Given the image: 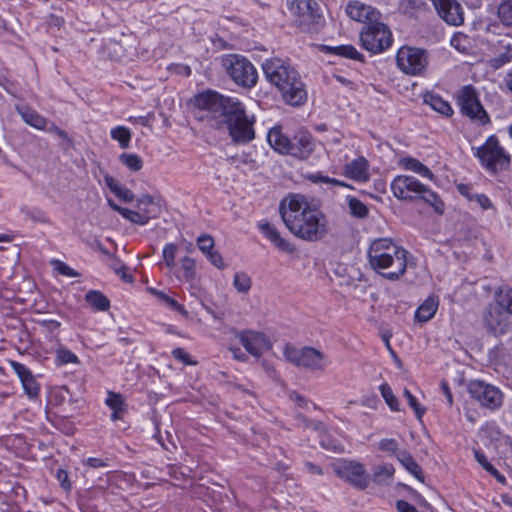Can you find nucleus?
Returning a JSON list of instances; mask_svg holds the SVG:
<instances>
[{"mask_svg":"<svg viewBox=\"0 0 512 512\" xmlns=\"http://www.w3.org/2000/svg\"><path fill=\"white\" fill-rule=\"evenodd\" d=\"M172 356L184 365H195L196 362L191 360L190 355L181 347L172 350Z\"/></svg>","mask_w":512,"mask_h":512,"instance_id":"obj_52","label":"nucleus"},{"mask_svg":"<svg viewBox=\"0 0 512 512\" xmlns=\"http://www.w3.org/2000/svg\"><path fill=\"white\" fill-rule=\"evenodd\" d=\"M455 102L459 107L460 113L469 118L472 122H477L482 126L491 123L490 116L484 109L476 88L469 84L461 87L455 93Z\"/></svg>","mask_w":512,"mask_h":512,"instance_id":"obj_9","label":"nucleus"},{"mask_svg":"<svg viewBox=\"0 0 512 512\" xmlns=\"http://www.w3.org/2000/svg\"><path fill=\"white\" fill-rule=\"evenodd\" d=\"M238 336L246 351L253 356H260L268 342L265 334L256 331H241Z\"/></svg>","mask_w":512,"mask_h":512,"instance_id":"obj_22","label":"nucleus"},{"mask_svg":"<svg viewBox=\"0 0 512 512\" xmlns=\"http://www.w3.org/2000/svg\"><path fill=\"white\" fill-rule=\"evenodd\" d=\"M486 471L494 476L500 483L505 482V477L492 464L486 467Z\"/></svg>","mask_w":512,"mask_h":512,"instance_id":"obj_64","label":"nucleus"},{"mask_svg":"<svg viewBox=\"0 0 512 512\" xmlns=\"http://www.w3.org/2000/svg\"><path fill=\"white\" fill-rule=\"evenodd\" d=\"M180 272L181 275L179 276L180 279H183L187 282L194 280L196 276V264L194 259L190 257H184L181 259V265H180Z\"/></svg>","mask_w":512,"mask_h":512,"instance_id":"obj_39","label":"nucleus"},{"mask_svg":"<svg viewBox=\"0 0 512 512\" xmlns=\"http://www.w3.org/2000/svg\"><path fill=\"white\" fill-rule=\"evenodd\" d=\"M497 304H499L507 315H512V288H501L496 292L495 296Z\"/></svg>","mask_w":512,"mask_h":512,"instance_id":"obj_38","label":"nucleus"},{"mask_svg":"<svg viewBox=\"0 0 512 512\" xmlns=\"http://www.w3.org/2000/svg\"><path fill=\"white\" fill-rule=\"evenodd\" d=\"M258 228L261 233L280 251L292 253L295 248L284 239L275 225L269 222H259Z\"/></svg>","mask_w":512,"mask_h":512,"instance_id":"obj_23","label":"nucleus"},{"mask_svg":"<svg viewBox=\"0 0 512 512\" xmlns=\"http://www.w3.org/2000/svg\"><path fill=\"white\" fill-rule=\"evenodd\" d=\"M198 248L206 255L214 248V240L208 234H202L197 238Z\"/></svg>","mask_w":512,"mask_h":512,"instance_id":"obj_50","label":"nucleus"},{"mask_svg":"<svg viewBox=\"0 0 512 512\" xmlns=\"http://www.w3.org/2000/svg\"><path fill=\"white\" fill-rule=\"evenodd\" d=\"M394 467L391 464L379 465L374 468L372 479L376 483H381L385 479L392 478Z\"/></svg>","mask_w":512,"mask_h":512,"instance_id":"obj_44","label":"nucleus"},{"mask_svg":"<svg viewBox=\"0 0 512 512\" xmlns=\"http://www.w3.org/2000/svg\"><path fill=\"white\" fill-rule=\"evenodd\" d=\"M177 251H178V247H177V245H175L173 243L166 244L163 249L162 254H163V259H164L165 265L170 269L175 266V258L177 255Z\"/></svg>","mask_w":512,"mask_h":512,"instance_id":"obj_48","label":"nucleus"},{"mask_svg":"<svg viewBox=\"0 0 512 512\" xmlns=\"http://www.w3.org/2000/svg\"><path fill=\"white\" fill-rule=\"evenodd\" d=\"M450 44L461 53H467L470 49L469 37L462 32H456L452 36Z\"/></svg>","mask_w":512,"mask_h":512,"instance_id":"obj_43","label":"nucleus"},{"mask_svg":"<svg viewBox=\"0 0 512 512\" xmlns=\"http://www.w3.org/2000/svg\"><path fill=\"white\" fill-rule=\"evenodd\" d=\"M234 286L239 292L246 293L251 288V279L244 272H238L234 276Z\"/></svg>","mask_w":512,"mask_h":512,"instance_id":"obj_47","label":"nucleus"},{"mask_svg":"<svg viewBox=\"0 0 512 512\" xmlns=\"http://www.w3.org/2000/svg\"><path fill=\"white\" fill-rule=\"evenodd\" d=\"M457 188V191L462 195L464 196L465 198H467L469 201H473L474 200V196L475 194L472 193V190H473V187L471 184H464V183H460L456 186Z\"/></svg>","mask_w":512,"mask_h":512,"instance_id":"obj_54","label":"nucleus"},{"mask_svg":"<svg viewBox=\"0 0 512 512\" xmlns=\"http://www.w3.org/2000/svg\"><path fill=\"white\" fill-rule=\"evenodd\" d=\"M359 37L362 48L372 54H380L393 44L390 28L380 19L369 23V25H364Z\"/></svg>","mask_w":512,"mask_h":512,"instance_id":"obj_10","label":"nucleus"},{"mask_svg":"<svg viewBox=\"0 0 512 512\" xmlns=\"http://www.w3.org/2000/svg\"><path fill=\"white\" fill-rule=\"evenodd\" d=\"M108 205L110 206L111 209L118 212L122 217H124L127 220L129 219L132 210L119 206L112 199H108Z\"/></svg>","mask_w":512,"mask_h":512,"instance_id":"obj_56","label":"nucleus"},{"mask_svg":"<svg viewBox=\"0 0 512 512\" xmlns=\"http://www.w3.org/2000/svg\"><path fill=\"white\" fill-rule=\"evenodd\" d=\"M473 201H476L485 210L492 207L490 199L485 194H475Z\"/></svg>","mask_w":512,"mask_h":512,"instance_id":"obj_60","label":"nucleus"},{"mask_svg":"<svg viewBox=\"0 0 512 512\" xmlns=\"http://www.w3.org/2000/svg\"><path fill=\"white\" fill-rule=\"evenodd\" d=\"M86 302L95 310L106 311L110 307L109 299L100 291L91 290L85 295Z\"/></svg>","mask_w":512,"mask_h":512,"instance_id":"obj_35","label":"nucleus"},{"mask_svg":"<svg viewBox=\"0 0 512 512\" xmlns=\"http://www.w3.org/2000/svg\"><path fill=\"white\" fill-rule=\"evenodd\" d=\"M486 329L494 335L506 334L511 328L510 317L499 304L489 305L483 314Z\"/></svg>","mask_w":512,"mask_h":512,"instance_id":"obj_15","label":"nucleus"},{"mask_svg":"<svg viewBox=\"0 0 512 512\" xmlns=\"http://www.w3.org/2000/svg\"><path fill=\"white\" fill-rule=\"evenodd\" d=\"M314 151L312 135L306 130L297 131L292 137L285 155H290L300 160H306Z\"/></svg>","mask_w":512,"mask_h":512,"instance_id":"obj_16","label":"nucleus"},{"mask_svg":"<svg viewBox=\"0 0 512 512\" xmlns=\"http://www.w3.org/2000/svg\"><path fill=\"white\" fill-rule=\"evenodd\" d=\"M293 25L304 33L318 32L324 24L321 6L317 0H286Z\"/></svg>","mask_w":512,"mask_h":512,"instance_id":"obj_6","label":"nucleus"},{"mask_svg":"<svg viewBox=\"0 0 512 512\" xmlns=\"http://www.w3.org/2000/svg\"><path fill=\"white\" fill-rule=\"evenodd\" d=\"M84 464L91 468H104L107 467L108 464L104 459L96 458V457H90L88 458Z\"/></svg>","mask_w":512,"mask_h":512,"instance_id":"obj_59","label":"nucleus"},{"mask_svg":"<svg viewBox=\"0 0 512 512\" xmlns=\"http://www.w3.org/2000/svg\"><path fill=\"white\" fill-rule=\"evenodd\" d=\"M346 201L348 203L350 213L352 216L358 219H365L369 215V208L362 201L354 196H347Z\"/></svg>","mask_w":512,"mask_h":512,"instance_id":"obj_36","label":"nucleus"},{"mask_svg":"<svg viewBox=\"0 0 512 512\" xmlns=\"http://www.w3.org/2000/svg\"><path fill=\"white\" fill-rule=\"evenodd\" d=\"M321 50L327 54L337 55L340 57L356 60L362 63L365 62L364 55L360 53L353 45H323Z\"/></svg>","mask_w":512,"mask_h":512,"instance_id":"obj_27","label":"nucleus"},{"mask_svg":"<svg viewBox=\"0 0 512 512\" xmlns=\"http://www.w3.org/2000/svg\"><path fill=\"white\" fill-rule=\"evenodd\" d=\"M46 347H45V360H49L51 355H54V364L56 367H61L64 365V347L60 343L59 339H54V337L47 336L46 337Z\"/></svg>","mask_w":512,"mask_h":512,"instance_id":"obj_29","label":"nucleus"},{"mask_svg":"<svg viewBox=\"0 0 512 512\" xmlns=\"http://www.w3.org/2000/svg\"><path fill=\"white\" fill-rule=\"evenodd\" d=\"M286 359L298 367L310 371H324L328 365L327 356L314 347L297 348L287 344L284 348Z\"/></svg>","mask_w":512,"mask_h":512,"instance_id":"obj_11","label":"nucleus"},{"mask_svg":"<svg viewBox=\"0 0 512 512\" xmlns=\"http://www.w3.org/2000/svg\"><path fill=\"white\" fill-rule=\"evenodd\" d=\"M497 15L505 26H512V0L504 1L498 6Z\"/></svg>","mask_w":512,"mask_h":512,"instance_id":"obj_42","label":"nucleus"},{"mask_svg":"<svg viewBox=\"0 0 512 512\" xmlns=\"http://www.w3.org/2000/svg\"><path fill=\"white\" fill-rule=\"evenodd\" d=\"M279 213L289 231L306 241H318L327 233L326 217L302 194H289L279 204Z\"/></svg>","mask_w":512,"mask_h":512,"instance_id":"obj_2","label":"nucleus"},{"mask_svg":"<svg viewBox=\"0 0 512 512\" xmlns=\"http://www.w3.org/2000/svg\"><path fill=\"white\" fill-rule=\"evenodd\" d=\"M438 15L448 24L462 25L464 16L461 5L456 0H431Z\"/></svg>","mask_w":512,"mask_h":512,"instance_id":"obj_17","label":"nucleus"},{"mask_svg":"<svg viewBox=\"0 0 512 512\" xmlns=\"http://www.w3.org/2000/svg\"><path fill=\"white\" fill-rule=\"evenodd\" d=\"M312 183H326L331 184L333 178L323 175L321 172L309 174L306 177Z\"/></svg>","mask_w":512,"mask_h":512,"instance_id":"obj_55","label":"nucleus"},{"mask_svg":"<svg viewBox=\"0 0 512 512\" xmlns=\"http://www.w3.org/2000/svg\"><path fill=\"white\" fill-rule=\"evenodd\" d=\"M105 403L110 409L113 410L111 415V419L113 421L122 419L124 413L126 412V403L120 393L108 391Z\"/></svg>","mask_w":512,"mask_h":512,"instance_id":"obj_32","label":"nucleus"},{"mask_svg":"<svg viewBox=\"0 0 512 512\" xmlns=\"http://www.w3.org/2000/svg\"><path fill=\"white\" fill-rule=\"evenodd\" d=\"M335 474L356 489L365 490L370 483V475L363 464L351 460H339L332 465Z\"/></svg>","mask_w":512,"mask_h":512,"instance_id":"obj_13","label":"nucleus"},{"mask_svg":"<svg viewBox=\"0 0 512 512\" xmlns=\"http://www.w3.org/2000/svg\"><path fill=\"white\" fill-rule=\"evenodd\" d=\"M153 205V199L149 195H144L138 199V211L132 210L129 221L139 225H145L150 220V210L148 206Z\"/></svg>","mask_w":512,"mask_h":512,"instance_id":"obj_26","label":"nucleus"},{"mask_svg":"<svg viewBox=\"0 0 512 512\" xmlns=\"http://www.w3.org/2000/svg\"><path fill=\"white\" fill-rule=\"evenodd\" d=\"M391 191L399 200H421L430 205L437 214L444 213L445 205L440 196L413 176H396L391 183Z\"/></svg>","mask_w":512,"mask_h":512,"instance_id":"obj_5","label":"nucleus"},{"mask_svg":"<svg viewBox=\"0 0 512 512\" xmlns=\"http://www.w3.org/2000/svg\"><path fill=\"white\" fill-rule=\"evenodd\" d=\"M468 392L473 399L488 409L495 410L502 405L503 396L501 391L483 381L470 382Z\"/></svg>","mask_w":512,"mask_h":512,"instance_id":"obj_14","label":"nucleus"},{"mask_svg":"<svg viewBox=\"0 0 512 512\" xmlns=\"http://www.w3.org/2000/svg\"><path fill=\"white\" fill-rule=\"evenodd\" d=\"M408 252L389 238L374 240L368 250L371 268L390 281H397L407 269Z\"/></svg>","mask_w":512,"mask_h":512,"instance_id":"obj_4","label":"nucleus"},{"mask_svg":"<svg viewBox=\"0 0 512 512\" xmlns=\"http://www.w3.org/2000/svg\"><path fill=\"white\" fill-rule=\"evenodd\" d=\"M397 65L401 71L408 75H422L429 63L427 50L403 46L396 55Z\"/></svg>","mask_w":512,"mask_h":512,"instance_id":"obj_12","label":"nucleus"},{"mask_svg":"<svg viewBox=\"0 0 512 512\" xmlns=\"http://www.w3.org/2000/svg\"><path fill=\"white\" fill-rule=\"evenodd\" d=\"M221 66L228 77L239 87L251 89L256 86L258 73L249 59L240 54H226L221 57Z\"/></svg>","mask_w":512,"mask_h":512,"instance_id":"obj_8","label":"nucleus"},{"mask_svg":"<svg viewBox=\"0 0 512 512\" xmlns=\"http://www.w3.org/2000/svg\"><path fill=\"white\" fill-rule=\"evenodd\" d=\"M104 179L107 187L114 193L117 198L127 203L133 201L134 194L130 189L124 185L119 184L117 180L110 175H106Z\"/></svg>","mask_w":512,"mask_h":512,"instance_id":"obj_34","label":"nucleus"},{"mask_svg":"<svg viewBox=\"0 0 512 512\" xmlns=\"http://www.w3.org/2000/svg\"><path fill=\"white\" fill-rule=\"evenodd\" d=\"M438 296H429L416 310L415 318L419 322H427L432 319L438 309Z\"/></svg>","mask_w":512,"mask_h":512,"instance_id":"obj_30","label":"nucleus"},{"mask_svg":"<svg viewBox=\"0 0 512 512\" xmlns=\"http://www.w3.org/2000/svg\"><path fill=\"white\" fill-rule=\"evenodd\" d=\"M9 365L18 376L22 388L31 399L36 398L40 392V386L34 378L32 371L23 363L16 360H9Z\"/></svg>","mask_w":512,"mask_h":512,"instance_id":"obj_19","label":"nucleus"},{"mask_svg":"<svg viewBox=\"0 0 512 512\" xmlns=\"http://www.w3.org/2000/svg\"><path fill=\"white\" fill-rule=\"evenodd\" d=\"M398 165L404 170L413 171L419 174L420 176L426 177L430 180L434 179V174L432 173V171L426 165H424L422 162H420L418 159L414 157H401L398 161Z\"/></svg>","mask_w":512,"mask_h":512,"instance_id":"obj_28","label":"nucleus"},{"mask_svg":"<svg viewBox=\"0 0 512 512\" xmlns=\"http://www.w3.org/2000/svg\"><path fill=\"white\" fill-rule=\"evenodd\" d=\"M111 138L118 141L121 148L126 149L131 141V132L125 126H117L111 130Z\"/></svg>","mask_w":512,"mask_h":512,"instance_id":"obj_41","label":"nucleus"},{"mask_svg":"<svg viewBox=\"0 0 512 512\" xmlns=\"http://www.w3.org/2000/svg\"><path fill=\"white\" fill-rule=\"evenodd\" d=\"M495 56L489 60L493 69H499L512 61V44L499 40L495 46Z\"/></svg>","mask_w":512,"mask_h":512,"instance_id":"obj_25","label":"nucleus"},{"mask_svg":"<svg viewBox=\"0 0 512 512\" xmlns=\"http://www.w3.org/2000/svg\"><path fill=\"white\" fill-rule=\"evenodd\" d=\"M262 68L267 81L278 89L287 105L299 107L307 102L306 85L289 60L272 57L265 60Z\"/></svg>","mask_w":512,"mask_h":512,"instance_id":"obj_3","label":"nucleus"},{"mask_svg":"<svg viewBox=\"0 0 512 512\" xmlns=\"http://www.w3.org/2000/svg\"><path fill=\"white\" fill-rule=\"evenodd\" d=\"M425 2L421 0H400L398 10L404 15L415 16L419 11L425 9Z\"/></svg>","mask_w":512,"mask_h":512,"instance_id":"obj_37","label":"nucleus"},{"mask_svg":"<svg viewBox=\"0 0 512 512\" xmlns=\"http://www.w3.org/2000/svg\"><path fill=\"white\" fill-rule=\"evenodd\" d=\"M343 174L347 178L359 183H365L370 179L369 162L360 156L343 167Z\"/></svg>","mask_w":512,"mask_h":512,"instance_id":"obj_21","label":"nucleus"},{"mask_svg":"<svg viewBox=\"0 0 512 512\" xmlns=\"http://www.w3.org/2000/svg\"><path fill=\"white\" fill-rule=\"evenodd\" d=\"M396 508L399 512H418V510L405 500H398L396 502Z\"/></svg>","mask_w":512,"mask_h":512,"instance_id":"obj_61","label":"nucleus"},{"mask_svg":"<svg viewBox=\"0 0 512 512\" xmlns=\"http://www.w3.org/2000/svg\"><path fill=\"white\" fill-rule=\"evenodd\" d=\"M206 256L214 266L217 268H223L224 262L219 252L211 250V252L207 253Z\"/></svg>","mask_w":512,"mask_h":512,"instance_id":"obj_57","label":"nucleus"},{"mask_svg":"<svg viewBox=\"0 0 512 512\" xmlns=\"http://www.w3.org/2000/svg\"><path fill=\"white\" fill-rule=\"evenodd\" d=\"M474 156L481 166L491 174L506 171L511 165V155L501 146L496 135L489 136L484 144L476 148Z\"/></svg>","mask_w":512,"mask_h":512,"instance_id":"obj_7","label":"nucleus"},{"mask_svg":"<svg viewBox=\"0 0 512 512\" xmlns=\"http://www.w3.org/2000/svg\"><path fill=\"white\" fill-rule=\"evenodd\" d=\"M295 420L297 421V425H298L299 427L317 429V428H318V426H319V423H318V422H315V421L309 420V419H308L306 416H304L302 413H298V414H296V416H295Z\"/></svg>","mask_w":512,"mask_h":512,"instance_id":"obj_53","label":"nucleus"},{"mask_svg":"<svg viewBox=\"0 0 512 512\" xmlns=\"http://www.w3.org/2000/svg\"><path fill=\"white\" fill-rule=\"evenodd\" d=\"M16 109L23 121L31 127L54 133L59 137L63 135V131L60 128L56 127L54 124H48L46 119L31 107L27 105H19Z\"/></svg>","mask_w":512,"mask_h":512,"instance_id":"obj_20","label":"nucleus"},{"mask_svg":"<svg viewBox=\"0 0 512 512\" xmlns=\"http://www.w3.org/2000/svg\"><path fill=\"white\" fill-rule=\"evenodd\" d=\"M424 103L445 117H451L454 113L450 103L433 92L424 95Z\"/></svg>","mask_w":512,"mask_h":512,"instance_id":"obj_31","label":"nucleus"},{"mask_svg":"<svg viewBox=\"0 0 512 512\" xmlns=\"http://www.w3.org/2000/svg\"><path fill=\"white\" fill-rule=\"evenodd\" d=\"M380 391L382 397L385 399V402L391 408V410L399 411V402L396 396L393 394L391 387L387 383H384L380 386Z\"/></svg>","mask_w":512,"mask_h":512,"instance_id":"obj_45","label":"nucleus"},{"mask_svg":"<svg viewBox=\"0 0 512 512\" xmlns=\"http://www.w3.org/2000/svg\"><path fill=\"white\" fill-rule=\"evenodd\" d=\"M152 293L160 300L162 301L163 303H165L168 307H170L171 309L175 310V311H178V312H181V313H184L185 312V308L182 304H180L177 300H175L174 298H171L170 296H168L167 294H165L164 292L162 291H158L156 289H152L151 290Z\"/></svg>","mask_w":512,"mask_h":512,"instance_id":"obj_46","label":"nucleus"},{"mask_svg":"<svg viewBox=\"0 0 512 512\" xmlns=\"http://www.w3.org/2000/svg\"><path fill=\"white\" fill-rule=\"evenodd\" d=\"M379 449L384 452L395 455L396 457L397 454L400 452L398 442L395 439H382L379 442Z\"/></svg>","mask_w":512,"mask_h":512,"instance_id":"obj_51","label":"nucleus"},{"mask_svg":"<svg viewBox=\"0 0 512 512\" xmlns=\"http://www.w3.org/2000/svg\"><path fill=\"white\" fill-rule=\"evenodd\" d=\"M345 11L352 20L364 25H369V23L381 19V13L377 9L358 0L349 1Z\"/></svg>","mask_w":512,"mask_h":512,"instance_id":"obj_18","label":"nucleus"},{"mask_svg":"<svg viewBox=\"0 0 512 512\" xmlns=\"http://www.w3.org/2000/svg\"><path fill=\"white\" fill-rule=\"evenodd\" d=\"M120 162L129 170L137 172L143 168L142 158L135 153H122L119 156Z\"/></svg>","mask_w":512,"mask_h":512,"instance_id":"obj_40","label":"nucleus"},{"mask_svg":"<svg viewBox=\"0 0 512 512\" xmlns=\"http://www.w3.org/2000/svg\"><path fill=\"white\" fill-rule=\"evenodd\" d=\"M397 459L409 473H411L419 481L424 482L425 476L423 470L409 452L400 451L397 454Z\"/></svg>","mask_w":512,"mask_h":512,"instance_id":"obj_33","label":"nucleus"},{"mask_svg":"<svg viewBox=\"0 0 512 512\" xmlns=\"http://www.w3.org/2000/svg\"><path fill=\"white\" fill-rule=\"evenodd\" d=\"M115 272L121 276V278L126 282H132L133 276L128 273V268L125 265H120L115 268Z\"/></svg>","mask_w":512,"mask_h":512,"instance_id":"obj_63","label":"nucleus"},{"mask_svg":"<svg viewBox=\"0 0 512 512\" xmlns=\"http://www.w3.org/2000/svg\"><path fill=\"white\" fill-rule=\"evenodd\" d=\"M289 398L294 401L298 407L304 408L308 404V400L302 396L300 393L296 391H292L289 393Z\"/></svg>","mask_w":512,"mask_h":512,"instance_id":"obj_58","label":"nucleus"},{"mask_svg":"<svg viewBox=\"0 0 512 512\" xmlns=\"http://www.w3.org/2000/svg\"><path fill=\"white\" fill-rule=\"evenodd\" d=\"M194 105L207 112L217 129L226 127L234 144H247L255 139L256 118L247 114L239 99L208 90L195 96Z\"/></svg>","mask_w":512,"mask_h":512,"instance_id":"obj_1","label":"nucleus"},{"mask_svg":"<svg viewBox=\"0 0 512 512\" xmlns=\"http://www.w3.org/2000/svg\"><path fill=\"white\" fill-rule=\"evenodd\" d=\"M404 396L406 397L409 406L414 410L417 418L421 419L422 416L425 414L426 409L419 404L416 397L412 395V393L408 389L404 390Z\"/></svg>","mask_w":512,"mask_h":512,"instance_id":"obj_49","label":"nucleus"},{"mask_svg":"<svg viewBox=\"0 0 512 512\" xmlns=\"http://www.w3.org/2000/svg\"><path fill=\"white\" fill-rule=\"evenodd\" d=\"M269 145L279 154L285 155L290 143V135L281 126L272 127L267 135Z\"/></svg>","mask_w":512,"mask_h":512,"instance_id":"obj_24","label":"nucleus"},{"mask_svg":"<svg viewBox=\"0 0 512 512\" xmlns=\"http://www.w3.org/2000/svg\"><path fill=\"white\" fill-rule=\"evenodd\" d=\"M42 324L46 327V329L50 333H53L54 331H57L59 333V331H60L61 323L56 320H52V319L43 320Z\"/></svg>","mask_w":512,"mask_h":512,"instance_id":"obj_62","label":"nucleus"}]
</instances>
